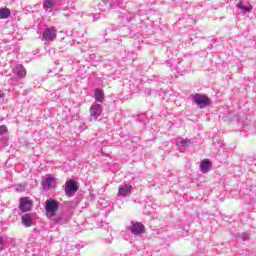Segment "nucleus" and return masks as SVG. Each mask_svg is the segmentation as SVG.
Segmentation results:
<instances>
[{
  "label": "nucleus",
  "mask_w": 256,
  "mask_h": 256,
  "mask_svg": "<svg viewBox=\"0 0 256 256\" xmlns=\"http://www.w3.org/2000/svg\"><path fill=\"white\" fill-rule=\"evenodd\" d=\"M100 11H109V9H115V7H120V9H123L125 7V0H103L98 5Z\"/></svg>",
  "instance_id": "1"
},
{
  "label": "nucleus",
  "mask_w": 256,
  "mask_h": 256,
  "mask_svg": "<svg viewBox=\"0 0 256 256\" xmlns=\"http://www.w3.org/2000/svg\"><path fill=\"white\" fill-rule=\"evenodd\" d=\"M193 101L198 105L201 109L202 107H209L211 105V99L207 97V95L203 94H194L192 96Z\"/></svg>",
  "instance_id": "2"
},
{
  "label": "nucleus",
  "mask_w": 256,
  "mask_h": 256,
  "mask_svg": "<svg viewBox=\"0 0 256 256\" xmlns=\"http://www.w3.org/2000/svg\"><path fill=\"white\" fill-rule=\"evenodd\" d=\"M78 190H79V187H77L75 180L70 179L68 182H66L64 191L67 197H73V195H75V192Z\"/></svg>",
  "instance_id": "3"
},
{
  "label": "nucleus",
  "mask_w": 256,
  "mask_h": 256,
  "mask_svg": "<svg viewBox=\"0 0 256 256\" xmlns=\"http://www.w3.org/2000/svg\"><path fill=\"white\" fill-rule=\"evenodd\" d=\"M45 210L48 215H55V213L59 211V203L57 202V200L48 199L46 201Z\"/></svg>",
  "instance_id": "4"
},
{
  "label": "nucleus",
  "mask_w": 256,
  "mask_h": 256,
  "mask_svg": "<svg viewBox=\"0 0 256 256\" xmlns=\"http://www.w3.org/2000/svg\"><path fill=\"white\" fill-rule=\"evenodd\" d=\"M57 37V30L55 28H46L43 33L44 41H53Z\"/></svg>",
  "instance_id": "5"
},
{
  "label": "nucleus",
  "mask_w": 256,
  "mask_h": 256,
  "mask_svg": "<svg viewBox=\"0 0 256 256\" xmlns=\"http://www.w3.org/2000/svg\"><path fill=\"white\" fill-rule=\"evenodd\" d=\"M130 231L133 235H141V233H145V226L139 222H135L130 226Z\"/></svg>",
  "instance_id": "6"
},
{
  "label": "nucleus",
  "mask_w": 256,
  "mask_h": 256,
  "mask_svg": "<svg viewBox=\"0 0 256 256\" xmlns=\"http://www.w3.org/2000/svg\"><path fill=\"white\" fill-rule=\"evenodd\" d=\"M101 113H103V106L101 104H94L90 107V114L94 119H98Z\"/></svg>",
  "instance_id": "7"
},
{
  "label": "nucleus",
  "mask_w": 256,
  "mask_h": 256,
  "mask_svg": "<svg viewBox=\"0 0 256 256\" xmlns=\"http://www.w3.org/2000/svg\"><path fill=\"white\" fill-rule=\"evenodd\" d=\"M118 17L121 19L122 23H131L135 19V14L131 12H119Z\"/></svg>",
  "instance_id": "8"
},
{
  "label": "nucleus",
  "mask_w": 256,
  "mask_h": 256,
  "mask_svg": "<svg viewBox=\"0 0 256 256\" xmlns=\"http://www.w3.org/2000/svg\"><path fill=\"white\" fill-rule=\"evenodd\" d=\"M19 209L20 211H22V213H27V211H31V202L26 198H22L20 200Z\"/></svg>",
  "instance_id": "9"
},
{
  "label": "nucleus",
  "mask_w": 256,
  "mask_h": 256,
  "mask_svg": "<svg viewBox=\"0 0 256 256\" xmlns=\"http://www.w3.org/2000/svg\"><path fill=\"white\" fill-rule=\"evenodd\" d=\"M22 225H24V227H31V225H33V214H24L22 216Z\"/></svg>",
  "instance_id": "10"
},
{
  "label": "nucleus",
  "mask_w": 256,
  "mask_h": 256,
  "mask_svg": "<svg viewBox=\"0 0 256 256\" xmlns=\"http://www.w3.org/2000/svg\"><path fill=\"white\" fill-rule=\"evenodd\" d=\"M131 189V185L120 186L118 190V195H121L122 197H127V195L131 193Z\"/></svg>",
  "instance_id": "11"
},
{
  "label": "nucleus",
  "mask_w": 256,
  "mask_h": 256,
  "mask_svg": "<svg viewBox=\"0 0 256 256\" xmlns=\"http://www.w3.org/2000/svg\"><path fill=\"white\" fill-rule=\"evenodd\" d=\"M53 7H55V0H44L43 8L45 11L51 13L53 11Z\"/></svg>",
  "instance_id": "12"
},
{
  "label": "nucleus",
  "mask_w": 256,
  "mask_h": 256,
  "mask_svg": "<svg viewBox=\"0 0 256 256\" xmlns=\"http://www.w3.org/2000/svg\"><path fill=\"white\" fill-rule=\"evenodd\" d=\"M95 101H97V103H103V101H105V93L103 92V90L96 88Z\"/></svg>",
  "instance_id": "13"
},
{
  "label": "nucleus",
  "mask_w": 256,
  "mask_h": 256,
  "mask_svg": "<svg viewBox=\"0 0 256 256\" xmlns=\"http://www.w3.org/2000/svg\"><path fill=\"white\" fill-rule=\"evenodd\" d=\"M15 73L18 77H25L27 75V71H25V67L22 64H18L15 68Z\"/></svg>",
  "instance_id": "14"
},
{
  "label": "nucleus",
  "mask_w": 256,
  "mask_h": 256,
  "mask_svg": "<svg viewBox=\"0 0 256 256\" xmlns=\"http://www.w3.org/2000/svg\"><path fill=\"white\" fill-rule=\"evenodd\" d=\"M209 167H211V161L210 160H203L200 164V170L202 173H207Z\"/></svg>",
  "instance_id": "15"
},
{
  "label": "nucleus",
  "mask_w": 256,
  "mask_h": 256,
  "mask_svg": "<svg viewBox=\"0 0 256 256\" xmlns=\"http://www.w3.org/2000/svg\"><path fill=\"white\" fill-rule=\"evenodd\" d=\"M11 17V10L9 8L0 9V19H9Z\"/></svg>",
  "instance_id": "16"
},
{
  "label": "nucleus",
  "mask_w": 256,
  "mask_h": 256,
  "mask_svg": "<svg viewBox=\"0 0 256 256\" xmlns=\"http://www.w3.org/2000/svg\"><path fill=\"white\" fill-rule=\"evenodd\" d=\"M176 143L178 147H189V145H191V140L179 138L177 139Z\"/></svg>",
  "instance_id": "17"
},
{
  "label": "nucleus",
  "mask_w": 256,
  "mask_h": 256,
  "mask_svg": "<svg viewBox=\"0 0 256 256\" xmlns=\"http://www.w3.org/2000/svg\"><path fill=\"white\" fill-rule=\"evenodd\" d=\"M238 9H241L242 13H251L253 11V7L243 5V2H239L237 4Z\"/></svg>",
  "instance_id": "18"
},
{
  "label": "nucleus",
  "mask_w": 256,
  "mask_h": 256,
  "mask_svg": "<svg viewBox=\"0 0 256 256\" xmlns=\"http://www.w3.org/2000/svg\"><path fill=\"white\" fill-rule=\"evenodd\" d=\"M54 221L58 225H65V223H67V217H65L64 215H59L54 219Z\"/></svg>",
  "instance_id": "19"
},
{
  "label": "nucleus",
  "mask_w": 256,
  "mask_h": 256,
  "mask_svg": "<svg viewBox=\"0 0 256 256\" xmlns=\"http://www.w3.org/2000/svg\"><path fill=\"white\" fill-rule=\"evenodd\" d=\"M51 183H53V178L48 177L42 182V187H44V189H49V187H51Z\"/></svg>",
  "instance_id": "20"
},
{
  "label": "nucleus",
  "mask_w": 256,
  "mask_h": 256,
  "mask_svg": "<svg viewBox=\"0 0 256 256\" xmlns=\"http://www.w3.org/2000/svg\"><path fill=\"white\" fill-rule=\"evenodd\" d=\"M236 237H240V239H242V241H249V234H247V233L238 234V235H236Z\"/></svg>",
  "instance_id": "21"
},
{
  "label": "nucleus",
  "mask_w": 256,
  "mask_h": 256,
  "mask_svg": "<svg viewBox=\"0 0 256 256\" xmlns=\"http://www.w3.org/2000/svg\"><path fill=\"white\" fill-rule=\"evenodd\" d=\"M7 133V126L2 125L0 126V137Z\"/></svg>",
  "instance_id": "22"
},
{
  "label": "nucleus",
  "mask_w": 256,
  "mask_h": 256,
  "mask_svg": "<svg viewBox=\"0 0 256 256\" xmlns=\"http://www.w3.org/2000/svg\"><path fill=\"white\" fill-rule=\"evenodd\" d=\"M5 247V243L3 241V237H0V251H2V249H4Z\"/></svg>",
  "instance_id": "23"
},
{
  "label": "nucleus",
  "mask_w": 256,
  "mask_h": 256,
  "mask_svg": "<svg viewBox=\"0 0 256 256\" xmlns=\"http://www.w3.org/2000/svg\"><path fill=\"white\" fill-rule=\"evenodd\" d=\"M5 97V93H3V91L0 90V99H4Z\"/></svg>",
  "instance_id": "24"
}]
</instances>
